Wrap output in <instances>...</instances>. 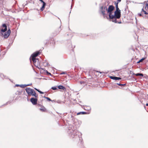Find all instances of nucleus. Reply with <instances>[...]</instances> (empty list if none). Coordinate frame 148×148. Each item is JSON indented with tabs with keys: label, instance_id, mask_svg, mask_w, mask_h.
<instances>
[{
	"label": "nucleus",
	"instance_id": "nucleus-1",
	"mask_svg": "<svg viewBox=\"0 0 148 148\" xmlns=\"http://www.w3.org/2000/svg\"><path fill=\"white\" fill-rule=\"evenodd\" d=\"M7 30V27L5 24H3L2 26V28L0 30V34L4 38H8L10 34L11 31L10 29H8L6 32Z\"/></svg>",
	"mask_w": 148,
	"mask_h": 148
},
{
	"label": "nucleus",
	"instance_id": "nucleus-2",
	"mask_svg": "<svg viewBox=\"0 0 148 148\" xmlns=\"http://www.w3.org/2000/svg\"><path fill=\"white\" fill-rule=\"evenodd\" d=\"M121 16V12H115L114 14L112 15L111 18H110L112 19V21L113 22L116 23H121V21L118 22L116 19L119 18Z\"/></svg>",
	"mask_w": 148,
	"mask_h": 148
},
{
	"label": "nucleus",
	"instance_id": "nucleus-3",
	"mask_svg": "<svg viewBox=\"0 0 148 148\" xmlns=\"http://www.w3.org/2000/svg\"><path fill=\"white\" fill-rule=\"evenodd\" d=\"M25 90L29 95H32V96H34L36 98H38V95L36 94L33 89L29 88H27Z\"/></svg>",
	"mask_w": 148,
	"mask_h": 148
},
{
	"label": "nucleus",
	"instance_id": "nucleus-4",
	"mask_svg": "<svg viewBox=\"0 0 148 148\" xmlns=\"http://www.w3.org/2000/svg\"><path fill=\"white\" fill-rule=\"evenodd\" d=\"M114 7L112 5H109L108 9L107 10L108 13L109 18H111L112 15V12L114 10Z\"/></svg>",
	"mask_w": 148,
	"mask_h": 148
},
{
	"label": "nucleus",
	"instance_id": "nucleus-5",
	"mask_svg": "<svg viewBox=\"0 0 148 148\" xmlns=\"http://www.w3.org/2000/svg\"><path fill=\"white\" fill-rule=\"evenodd\" d=\"M100 9L104 17L105 18L106 16V15L105 13V12L106 11H107V10L106 7L102 6L101 7Z\"/></svg>",
	"mask_w": 148,
	"mask_h": 148
},
{
	"label": "nucleus",
	"instance_id": "nucleus-6",
	"mask_svg": "<svg viewBox=\"0 0 148 148\" xmlns=\"http://www.w3.org/2000/svg\"><path fill=\"white\" fill-rule=\"evenodd\" d=\"M37 98H31L30 101L33 105H35L37 104L38 99Z\"/></svg>",
	"mask_w": 148,
	"mask_h": 148
},
{
	"label": "nucleus",
	"instance_id": "nucleus-7",
	"mask_svg": "<svg viewBox=\"0 0 148 148\" xmlns=\"http://www.w3.org/2000/svg\"><path fill=\"white\" fill-rule=\"evenodd\" d=\"M39 109L42 112H46L47 111V109L43 105L40 107Z\"/></svg>",
	"mask_w": 148,
	"mask_h": 148
},
{
	"label": "nucleus",
	"instance_id": "nucleus-8",
	"mask_svg": "<svg viewBox=\"0 0 148 148\" xmlns=\"http://www.w3.org/2000/svg\"><path fill=\"white\" fill-rule=\"evenodd\" d=\"M35 66H36V67L39 69L41 73H44V69L41 68L40 67V65Z\"/></svg>",
	"mask_w": 148,
	"mask_h": 148
},
{
	"label": "nucleus",
	"instance_id": "nucleus-9",
	"mask_svg": "<svg viewBox=\"0 0 148 148\" xmlns=\"http://www.w3.org/2000/svg\"><path fill=\"white\" fill-rule=\"evenodd\" d=\"M39 53V52H37L36 53H33L31 56V58H32L33 59V58H36V57L37 56Z\"/></svg>",
	"mask_w": 148,
	"mask_h": 148
},
{
	"label": "nucleus",
	"instance_id": "nucleus-10",
	"mask_svg": "<svg viewBox=\"0 0 148 148\" xmlns=\"http://www.w3.org/2000/svg\"><path fill=\"white\" fill-rule=\"evenodd\" d=\"M58 88L59 89H62V90H66V88L65 87H64L63 86H61V85L59 86H58Z\"/></svg>",
	"mask_w": 148,
	"mask_h": 148
},
{
	"label": "nucleus",
	"instance_id": "nucleus-11",
	"mask_svg": "<svg viewBox=\"0 0 148 148\" xmlns=\"http://www.w3.org/2000/svg\"><path fill=\"white\" fill-rule=\"evenodd\" d=\"M87 113L84 112H81L77 113V115H79L80 114H86Z\"/></svg>",
	"mask_w": 148,
	"mask_h": 148
},
{
	"label": "nucleus",
	"instance_id": "nucleus-12",
	"mask_svg": "<svg viewBox=\"0 0 148 148\" xmlns=\"http://www.w3.org/2000/svg\"><path fill=\"white\" fill-rule=\"evenodd\" d=\"M45 5L46 3H43V5L40 8V10L41 11H42L44 10Z\"/></svg>",
	"mask_w": 148,
	"mask_h": 148
},
{
	"label": "nucleus",
	"instance_id": "nucleus-13",
	"mask_svg": "<svg viewBox=\"0 0 148 148\" xmlns=\"http://www.w3.org/2000/svg\"><path fill=\"white\" fill-rule=\"evenodd\" d=\"M31 60L33 62H34V63L36 62L37 60L36 58H33V59L32 58H31Z\"/></svg>",
	"mask_w": 148,
	"mask_h": 148
},
{
	"label": "nucleus",
	"instance_id": "nucleus-14",
	"mask_svg": "<svg viewBox=\"0 0 148 148\" xmlns=\"http://www.w3.org/2000/svg\"><path fill=\"white\" fill-rule=\"evenodd\" d=\"M46 72L48 75H51V73H49L47 70H45V69H44V72Z\"/></svg>",
	"mask_w": 148,
	"mask_h": 148
},
{
	"label": "nucleus",
	"instance_id": "nucleus-15",
	"mask_svg": "<svg viewBox=\"0 0 148 148\" xmlns=\"http://www.w3.org/2000/svg\"><path fill=\"white\" fill-rule=\"evenodd\" d=\"M136 75V76H141L142 77L143 76V75L142 73H136L135 74Z\"/></svg>",
	"mask_w": 148,
	"mask_h": 148
},
{
	"label": "nucleus",
	"instance_id": "nucleus-16",
	"mask_svg": "<svg viewBox=\"0 0 148 148\" xmlns=\"http://www.w3.org/2000/svg\"><path fill=\"white\" fill-rule=\"evenodd\" d=\"M145 58H142V59H140V60H139V61L137 62V63H138L140 62H142L145 59Z\"/></svg>",
	"mask_w": 148,
	"mask_h": 148
},
{
	"label": "nucleus",
	"instance_id": "nucleus-17",
	"mask_svg": "<svg viewBox=\"0 0 148 148\" xmlns=\"http://www.w3.org/2000/svg\"><path fill=\"white\" fill-rule=\"evenodd\" d=\"M44 98H46V99H47L48 100V101H54V100H53V101H52L51 99L49 97H45L44 96Z\"/></svg>",
	"mask_w": 148,
	"mask_h": 148
},
{
	"label": "nucleus",
	"instance_id": "nucleus-18",
	"mask_svg": "<svg viewBox=\"0 0 148 148\" xmlns=\"http://www.w3.org/2000/svg\"><path fill=\"white\" fill-rule=\"evenodd\" d=\"M115 77H114V76H110V78L111 79H115Z\"/></svg>",
	"mask_w": 148,
	"mask_h": 148
},
{
	"label": "nucleus",
	"instance_id": "nucleus-19",
	"mask_svg": "<svg viewBox=\"0 0 148 148\" xmlns=\"http://www.w3.org/2000/svg\"><path fill=\"white\" fill-rule=\"evenodd\" d=\"M117 84L119 86H123L125 85L126 84H121L117 83Z\"/></svg>",
	"mask_w": 148,
	"mask_h": 148
},
{
	"label": "nucleus",
	"instance_id": "nucleus-20",
	"mask_svg": "<svg viewBox=\"0 0 148 148\" xmlns=\"http://www.w3.org/2000/svg\"><path fill=\"white\" fill-rule=\"evenodd\" d=\"M121 79V78L120 77H116L115 80H118Z\"/></svg>",
	"mask_w": 148,
	"mask_h": 148
},
{
	"label": "nucleus",
	"instance_id": "nucleus-21",
	"mask_svg": "<svg viewBox=\"0 0 148 148\" xmlns=\"http://www.w3.org/2000/svg\"><path fill=\"white\" fill-rule=\"evenodd\" d=\"M142 11H143L144 12V14H148V13L147 12L143 10V9H142Z\"/></svg>",
	"mask_w": 148,
	"mask_h": 148
},
{
	"label": "nucleus",
	"instance_id": "nucleus-22",
	"mask_svg": "<svg viewBox=\"0 0 148 148\" xmlns=\"http://www.w3.org/2000/svg\"><path fill=\"white\" fill-rule=\"evenodd\" d=\"M116 8V10L115 12H116V11H117V12H121L120 10H119V8Z\"/></svg>",
	"mask_w": 148,
	"mask_h": 148
},
{
	"label": "nucleus",
	"instance_id": "nucleus-23",
	"mask_svg": "<svg viewBox=\"0 0 148 148\" xmlns=\"http://www.w3.org/2000/svg\"><path fill=\"white\" fill-rule=\"evenodd\" d=\"M66 74V72H64L62 73H60V75H62V74Z\"/></svg>",
	"mask_w": 148,
	"mask_h": 148
},
{
	"label": "nucleus",
	"instance_id": "nucleus-24",
	"mask_svg": "<svg viewBox=\"0 0 148 148\" xmlns=\"http://www.w3.org/2000/svg\"><path fill=\"white\" fill-rule=\"evenodd\" d=\"M43 105H41V104H38L37 105V106L39 107H41Z\"/></svg>",
	"mask_w": 148,
	"mask_h": 148
},
{
	"label": "nucleus",
	"instance_id": "nucleus-25",
	"mask_svg": "<svg viewBox=\"0 0 148 148\" xmlns=\"http://www.w3.org/2000/svg\"><path fill=\"white\" fill-rule=\"evenodd\" d=\"M44 64H45V65H48L49 63L47 61H46L44 62Z\"/></svg>",
	"mask_w": 148,
	"mask_h": 148
},
{
	"label": "nucleus",
	"instance_id": "nucleus-26",
	"mask_svg": "<svg viewBox=\"0 0 148 148\" xmlns=\"http://www.w3.org/2000/svg\"><path fill=\"white\" fill-rule=\"evenodd\" d=\"M51 88L52 89L54 90H56L57 89L55 87H52Z\"/></svg>",
	"mask_w": 148,
	"mask_h": 148
},
{
	"label": "nucleus",
	"instance_id": "nucleus-27",
	"mask_svg": "<svg viewBox=\"0 0 148 148\" xmlns=\"http://www.w3.org/2000/svg\"><path fill=\"white\" fill-rule=\"evenodd\" d=\"M39 93H40V94H43V93H44V92H42V91H39Z\"/></svg>",
	"mask_w": 148,
	"mask_h": 148
},
{
	"label": "nucleus",
	"instance_id": "nucleus-28",
	"mask_svg": "<svg viewBox=\"0 0 148 148\" xmlns=\"http://www.w3.org/2000/svg\"><path fill=\"white\" fill-rule=\"evenodd\" d=\"M118 3H117L116 4V8H118Z\"/></svg>",
	"mask_w": 148,
	"mask_h": 148
},
{
	"label": "nucleus",
	"instance_id": "nucleus-29",
	"mask_svg": "<svg viewBox=\"0 0 148 148\" xmlns=\"http://www.w3.org/2000/svg\"><path fill=\"white\" fill-rule=\"evenodd\" d=\"M41 2H42L43 3H45L42 0H39Z\"/></svg>",
	"mask_w": 148,
	"mask_h": 148
},
{
	"label": "nucleus",
	"instance_id": "nucleus-30",
	"mask_svg": "<svg viewBox=\"0 0 148 148\" xmlns=\"http://www.w3.org/2000/svg\"><path fill=\"white\" fill-rule=\"evenodd\" d=\"M121 0H117V3L120 2L121 1Z\"/></svg>",
	"mask_w": 148,
	"mask_h": 148
},
{
	"label": "nucleus",
	"instance_id": "nucleus-31",
	"mask_svg": "<svg viewBox=\"0 0 148 148\" xmlns=\"http://www.w3.org/2000/svg\"><path fill=\"white\" fill-rule=\"evenodd\" d=\"M35 89L37 91H38V92H39V91H40V90H38V89H36V88H35Z\"/></svg>",
	"mask_w": 148,
	"mask_h": 148
},
{
	"label": "nucleus",
	"instance_id": "nucleus-32",
	"mask_svg": "<svg viewBox=\"0 0 148 148\" xmlns=\"http://www.w3.org/2000/svg\"><path fill=\"white\" fill-rule=\"evenodd\" d=\"M138 14V15H139V16H142V14H140V13H139V14Z\"/></svg>",
	"mask_w": 148,
	"mask_h": 148
},
{
	"label": "nucleus",
	"instance_id": "nucleus-33",
	"mask_svg": "<svg viewBox=\"0 0 148 148\" xmlns=\"http://www.w3.org/2000/svg\"><path fill=\"white\" fill-rule=\"evenodd\" d=\"M146 106H148V103H147L146 104Z\"/></svg>",
	"mask_w": 148,
	"mask_h": 148
},
{
	"label": "nucleus",
	"instance_id": "nucleus-34",
	"mask_svg": "<svg viewBox=\"0 0 148 148\" xmlns=\"http://www.w3.org/2000/svg\"><path fill=\"white\" fill-rule=\"evenodd\" d=\"M72 5L71 6V9H72Z\"/></svg>",
	"mask_w": 148,
	"mask_h": 148
},
{
	"label": "nucleus",
	"instance_id": "nucleus-35",
	"mask_svg": "<svg viewBox=\"0 0 148 148\" xmlns=\"http://www.w3.org/2000/svg\"><path fill=\"white\" fill-rule=\"evenodd\" d=\"M16 86H19V85H17Z\"/></svg>",
	"mask_w": 148,
	"mask_h": 148
}]
</instances>
